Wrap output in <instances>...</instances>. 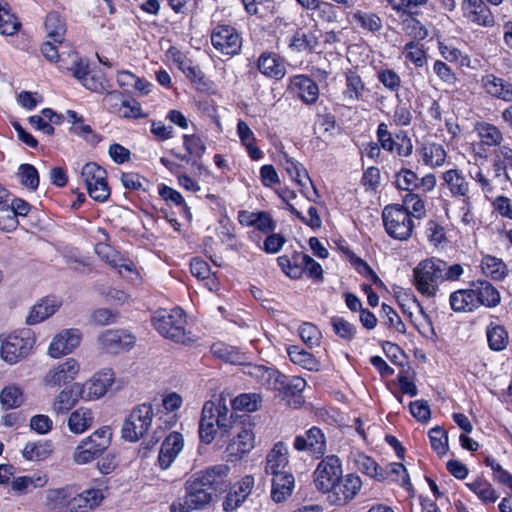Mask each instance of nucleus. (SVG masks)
Wrapping results in <instances>:
<instances>
[{"label": "nucleus", "mask_w": 512, "mask_h": 512, "mask_svg": "<svg viewBox=\"0 0 512 512\" xmlns=\"http://www.w3.org/2000/svg\"><path fill=\"white\" fill-rule=\"evenodd\" d=\"M235 419L234 414L229 412L227 399L223 393L215 401H206L199 422L201 441L210 444L215 439L217 429L220 430L222 435L228 434Z\"/></svg>", "instance_id": "nucleus-1"}, {"label": "nucleus", "mask_w": 512, "mask_h": 512, "mask_svg": "<svg viewBox=\"0 0 512 512\" xmlns=\"http://www.w3.org/2000/svg\"><path fill=\"white\" fill-rule=\"evenodd\" d=\"M152 322L163 337L174 342L186 344L194 340L191 332L186 330V315L181 308L157 311Z\"/></svg>", "instance_id": "nucleus-2"}, {"label": "nucleus", "mask_w": 512, "mask_h": 512, "mask_svg": "<svg viewBox=\"0 0 512 512\" xmlns=\"http://www.w3.org/2000/svg\"><path fill=\"white\" fill-rule=\"evenodd\" d=\"M212 490L207 487L199 475L194 473L185 482V495L170 505L171 512H191L206 508L213 500Z\"/></svg>", "instance_id": "nucleus-3"}, {"label": "nucleus", "mask_w": 512, "mask_h": 512, "mask_svg": "<svg viewBox=\"0 0 512 512\" xmlns=\"http://www.w3.org/2000/svg\"><path fill=\"white\" fill-rule=\"evenodd\" d=\"M443 261L428 258L420 261L413 269V284L417 291L426 297H434L438 285L443 282Z\"/></svg>", "instance_id": "nucleus-4"}, {"label": "nucleus", "mask_w": 512, "mask_h": 512, "mask_svg": "<svg viewBox=\"0 0 512 512\" xmlns=\"http://www.w3.org/2000/svg\"><path fill=\"white\" fill-rule=\"evenodd\" d=\"M234 436L227 446L230 460L241 459L255 447V422L249 415L237 417L233 421Z\"/></svg>", "instance_id": "nucleus-5"}, {"label": "nucleus", "mask_w": 512, "mask_h": 512, "mask_svg": "<svg viewBox=\"0 0 512 512\" xmlns=\"http://www.w3.org/2000/svg\"><path fill=\"white\" fill-rule=\"evenodd\" d=\"M386 233L393 239L408 240L414 230L413 216L408 209L399 204L387 205L382 211Z\"/></svg>", "instance_id": "nucleus-6"}, {"label": "nucleus", "mask_w": 512, "mask_h": 512, "mask_svg": "<svg viewBox=\"0 0 512 512\" xmlns=\"http://www.w3.org/2000/svg\"><path fill=\"white\" fill-rule=\"evenodd\" d=\"M154 417L153 406L150 403H142L132 409L124 419L121 436L129 442H137L143 438L152 425Z\"/></svg>", "instance_id": "nucleus-7"}, {"label": "nucleus", "mask_w": 512, "mask_h": 512, "mask_svg": "<svg viewBox=\"0 0 512 512\" xmlns=\"http://www.w3.org/2000/svg\"><path fill=\"white\" fill-rule=\"evenodd\" d=\"M81 177L93 200L104 202L108 199L110 188L106 181V171L102 167L93 162L87 163L82 167Z\"/></svg>", "instance_id": "nucleus-8"}, {"label": "nucleus", "mask_w": 512, "mask_h": 512, "mask_svg": "<svg viewBox=\"0 0 512 512\" xmlns=\"http://www.w3.org/2000/svg\"><path fill=\"white\" fill-rule=\"evenodd\" d=\"M33 343L28 331L10 334L2 341L1 358L9 364H15L30 352Z\"/></svg>", "instance_id": "nucleus-9"}, {"label": "nucleus", "mask_w": 512, "mask_h": 512, "mask_svg": "<svg viewBox=\"0 0 512 512\" xmlns=\"http://www.w3.org/2000/svg\"><path fill=\"white\" fill-rule=\"evenodd\" d=\"M213 47L221 54L234 56L242 47V38L237 30L229 25H218L211 33Z\"/></svg>", "instance_id": "nucleus-10"}, {"label": "nucleus", "mask_w": 512, "mask_h": 512, "mask_svg": "<svg viewBox=\"0 0 512 512\" xmlns=\"http://www.w3.org/2000/svg\"><path fill=\"white\" fill-rule=\"evenodd\" d=\"M80 364L74 358H67L52 366L44 375L42 382L49 388H58L67 385L79 374Z\"/></svg>", "instance_id": "nucleus-11"}, {"label": "nucleus", "mask_w": 512, "mask_h": 512, "mask_svg": "<svg viewBox=\"0 0 512 512\" xmlns=\"http://www.w3.org/2000/svg\"><path fill=\"white\" fill-rule=\"evenodd\" d=\"M342 476V466L339 458L330 455L324 458L314 472V482L318 490L327 493Z\"/></svg>", "instance_id": "nucleus-12"}, {"label": "nucleus", "mask_w": 512, "mask_h": 512, "mask_svg": "<svg viewBox=\"0 0 512 512\" xmlns=\"http://www.w3.org/2000/svg\"><path fill=\"white\" fill-rule=\"evenodd\" d=\"M361 479L354 474H348L340 477L334 484L333 488L329 490L328 499L331 504L342 506L352 500L361 488Z\"/></svg>", "instance_id": "nucleus-13"}, {"label": "nucleus", "mask_w": 512, "mask_h": 512, "mask_svg": "<svg viewBox=\"0 0 512 512\" xmlns=\"http://www.w3.org/2000/svg\"><path fill=\"white\" fill-rule=\"evenodd\" d=\"M114 382V373L104 369L80 385L79 396L83 400H95L103 397Z\"/></svg>", "instance_id": "nucleus-14"}, {"label": "nucleus", "mask_w": 512, "mask_h": 512, "mask_svg": "<svg viewBox=\"0 0 512 512\" xmlns=\"http://www.w3.org/2000/svg\"><path fill=\"white\" fill-rule=\"evenodd\" d=\"M81 336L82 335L80 331L74 328L60 331L53 337L48 347V354L52 358H59L61 356L70 354L76 347L79 346Z\"/></svg>", "instance_id": "nucleus-15"}, {"label": "nucleus", "mask_w": 512, "mask_h": 512, "mask_svg": "<svg viewBox=\"0 0 512 512\" xmlns=\"http://www.w3.org/2000/svg\"><path fill=\"white\" fill-rule=\"evenodd\" d=\"M444 185L447 186L453 197H461L463 199V210H465L464 217L470 211V187L464 175L457 169H450L442 174Z\"/></svg>", "instance_id": "nucleus-16"}, {"label": "nucleus", "mask_w": 512, "mask_h": 512, "mask_svg": "<svg viewBox=\"0 0 512 512\" xmlns=\"http://www.w3.org/2000/svg\"><path fill=\"white\" fill-rule=\"evenodd\" d=\"M294 448L297 451H308L316 457L322 456L326 451L325 436L319 428L312 427L295 438Z\"/></svg>", "instance_id": "nucleus-17"}, {"label": "nucleus", "mask_w": 512, "mask_h": 512, "mask_svg": "<svg viewBox=\"0 0 512 512\" xmlns=\"http://www.w3.org/2000/svg\"><path fill=\"white\" fill-rule=\"evenodd\" d=\"M265 472L268 475H278L291 472L289 468V453L287 445L280 441L274 444L266 456Z\"/></svg>", "instance_id": "nucleus-18"}, {"label": "nucleus", "mask_w": 512, "mask_h": 512, "mask_svg": "<svg viewBox=\"0 0 512 512\" xmlns=\"http://www.w3.org/2000/svg\"><path fill=\"white\" fill-rule=\"evenodd\" d=\"M104 499L101 489L91 488L76 493L73 489V494L68 505V512H88L98 507Z\"/></svg>", "instance_id": "nucleus-19"}, {"label": "nucleus", "mask_w": 512, "mask_h": 512, "mask_svg": "<svg viewBox=\"0 0 512 512\" xmlns=\"http://www.w3.org/2000/svg\"><path fill=\"white\" fill-rule=\"evenodd\" d=\"M61 306L62 300L60 297H44L31 307L26 323L28 325L39 324L55 314Z\"/></svg>", "instance_id": "nucleus-20"}, {"label": "nucleus", "mask_w": 512, "mask_h": 512, "mask_svg": "<svg viewBox=\"0 0 512 512\" xmlns=\"http://www.w3.org/2000/svg\"><path fill=\"white\" fill-rule=\"evenodd\" d=\"M134 343L135 337L124 330L109 329L98 337L99 346L107 352H117L119 349L133 346Z\"/></svg>", "instance_id": "nucleus-21"}, {"label": "nucleus", "mask_w": 512, "mask_h": 512, "mask_svg": "<svg viewBox=\"0 0 512 512\" xmlns=\"http://www.w3.org/2000/svg\"><path fill=\"white\" fill-rule=\"evenodd\" d=\"M285 170L290 177L295 180L299 186H301L302 193L307 197V199L310 201H316L318 193L305 167L298 161L287 159L285 162Z\"/></svg>", "instance_id": "nucleus-22"}, {"label": "nucleus", "mask_w": 512, "mask_h": 512, "mask_svg": "<svg viewBox=\"0 0 512 512\" xmlns=\"http://www.w3.org/2000/svg\"><path fill=\"white\" fill-rule=\"evenodd\" d=\"M184 447L183 436L178 432L170 433L163 441L158 462L162 469H168Z\"/></svg>", "instance_id": "nucleus-23"}, {"label": "nucleus", "mask_w": 512, "mask_h": 512, "mask_svg": "<svg viewBox=\"0 0 512 512\" xmlns=\"http://www.w3.org/2000/svg\"><path fill=\"white\" fill-rule=\"evenodd\" d=\"M461 6L469 21L486 27L494 24V17L482 0H463Z\"/></svg>", "instance_id": "nucleus-24"}, {"label": "nucleus", "mask_w": 512, "mask_h": 512, "mask_svg": "<svg viewBox=\"0 0 512 512\" xmlns=\"http://www.w3.org/2000/svg\"><path fill=\"white\" fill-rule=\"evenodd\" d=\"M254 487V478L251 475L244 476L237 482L232 490L227 494L223 502L225 511H232L237 509L251 494Z\"/></svg>", "instance_id": "nucleus-25"}, {"label": "nucleus", "mask_w": 512, "mask_h": 512, "mask_svg": "<svg viewBox=\"0 0 512 512\" xmlns=\"http://www.w3.org/2000/svg\"><path fill=\"white\" fill-rule=\"evenodd\" d=\"M289 89L306 104H313L319 97V88L316 82L306 75H296L290 79Z\"/></svg>", "instance_id": "nucleus-26"}, {"label": "nucleus", "mask_w": 512, "mask_h": 512, "mask_svg": "<svg viewBox=\"0 0 512 512\" xmlns=\"http://www.w3.org/2000/svg\"><path fill=\"white\" fill-rule=\"evenodd\" d=\"M481 86L491 97L512 102V84L504 79L487 74L481 78Z\"/></svg>", "instance_id": "nucleus-27"}, {"label": "nucleus", "mask_w": 512, "mask_h": 512, "mask_svg": "<svg viewBox=\"0 0 512 512\" xmlns=\"http://www.w3.org/2000/svg\"><path fill=\"white\" fill-rule=\"evenodd\" d=\"M472 292L476 307L484 305L486 307H496L501 300L499 291L488 281L478 280L472 283Z\"/></svg>", "instance_id": "nucleus-28"}, {"label": "nucleus", "mask_w": 512, "mask_h": 512, "mask_svg": "<svg viewBox=\"0 0 512 512\" xmlns=\"http://www.w3.org/2000/svg\"><path fill=\"white\" fill-rule=\"evenodd\" d=\"M259 71L270 78L282 79L286 74L284 60L275 53H262L257 63Z\"/></svg>", "instance_id": "nucleus-29"}, {"label": "nucleus", "mask_w": 512, "mask_h": 512, "mask_svg": "<svg viewBox=\"0 0 512 512\" xmlns=\"http://www.w3.org/2000/svg\"><path fill=\"white\" fill-rule=\"evenodd\" d=\"M295 479L292 472L272 476L271 498L276 503L286 501L293 493Z\"/></svg>", "instance_id": "nucleus-30"}, {"label": "nucleus", "mask_w": 512, "mask_h": 512, "mask_svg": "<svg viewBox=\"0 0 512 512\" xmlns=\"http://www.w3.org/2000/svg\"><path fill=\"white\" fill-rule=\"evenodd\" d=\"M246 373L267 389L278 390L281 388L279 385L284 384L280 381L283 376L278 371L263 365H250Z\"/></svg>", "instance_id": "nucleus-31"}, {"label": "nucleus", "mask_w": 512, "mask_h": 512, "mask_svg": "<svg viewBox=\"0 0 512 512\" xmlns=\"http://www.w3.org/2000/svg\"><path fill=\"white\" fill-rule=\"evenodd\" d=\"M229 473V467L219 464L206 468L205 470L196 472L204 484L209 487L212 492L222 491L225 487L226 478Z\"/></svg>", "instance_id": "nucleus-32"}, {"label": "nucleus", "mask_w": 512, "mask_h": 512, "mask_svg": "<svg viewBox=\"0 0 512 512\" xmlns=\"http://www.w3.org/2000/svg\"><path fill=\"white\" fill-rule=\"evenodd\" d=\"M169 54L173 62L192 83L198 86L204 85V74L198 65H193L192 61L177 49H170Z\"/></svg>", "instance_id": "nucleus-33"}, {"label": "nucleus", "mask_w": 512, "mask_h": 512, "mask_svg": "<svg viewBox=\"0 0 512 512\" xmlns=\"http://www.w3.org/2000/svg\"><path fill=\"white\" fill-rule=\"evenodd\" d=\"M72 494L73 486L69 485L62 488L48 489L45 494V505L52 511L68 512Z\"/></svg>", "instance_id": "nucleus-34"}, {"label": "nucleus", "mask_w": 512, "mask_h": 512, "mask_svg": "<svg viewBox=\"0 0 512 512\" xmlns=\"http://www.w3.org/2000/svg\"><path fill=\"white\" fill-rule=\"evenodd\" d=\"M352 457L355 466L362 473L377 481H383L386 479V473L384 469L368 455L362 452H356Z\"/></svg>", "instance_id": "nucleus-35"}, {"label": "nucleus", "mask_w": 512, "mask_h": 512, "mask_svg": "<svg viewBox=\"0 0 512 512\" xmlns=\"http://www.w3.org/2000/svg\"><path fill=\"white\" fill-rule=\"evenodd\" d=\"M80 384L76 383L69 388L61 390L55 397L52 404V410L57 414H63L69 411L80 398Z\"/></svg>", "instance_id": "nucleus-36"}, {"label": "nucleus", "mask_w": 512, "mask_h": 512, "mask_svg": "<svg viewBox=\"0 0 512 512\" xmlns=\"http://www.w3.org/2000/svg\"><path fill=\"white\" fill-rule=\"evenodd\" d=\"M112 429L110 426H103L97 429L89 437L82 440L84 445L95 451L99 456L110 446Z\"/></svg>", "instance_id": "nucleus-37"}, {"label": "nucleus", "mask_w": 512, "mask_h": 512, "mask_svg": "<svg viewBox=\"0 0 512 512\" xmlns=\"http://www.w3.org/2000/svg\"><path fill=\"white\" fill-rule=\"evenodd\" d=\"M481 269L486 276L496 281L506 278L509 272L507 264L502 259L492 255L483 256Z\"/></svg>", "instance_id": "nucleus-38"}, {"label": "nucleus", "mask_w": 512, "mask_h": 512, "mask_svg": "<svg viewBox=\"0 0 512 512\" xmlns=\"http://www.w3.org/2000/svg\"><path fill=\"white\" fill-rule=\"evenodd\" d=\"M93 413L87 408H78L68 418L69 430L75 434H81L93 424Z\"/></svg>", "instance_id": "nucleus-39"}, {"label": "nucleus", "mask_w": 512, "mask_h": 512, "mask_svg": "<svg viewBox=\"0 0 512 512\" xmlns=\"http://www.w3.org/2000/svg\"><path fill=\"white\" fill-rule=\"evenodd\" d=\"M475 131L484 145L499 146L503 141L501 130L491 123L477 122L475 124Z\"/></svg>", "instance_id": "nucleus-40"}, {"label": "nucleus", "mask_w": 512, "mask_h": 512, "mask_svg": "<svg viewBox=\"0 0 512 512\" xmlns=\"http://www.w3.org/2000/svg\"><path fill=\"white\" fill-rule=\"evenodd\" d=\"M486 336L489 348L493 351H502L509 343L508 332L499 324L490 323L486 329Z\"/></svg>", "instance_id": "nucleus-41"}, {"label": "nucleus", "mask_w": 512, "mask_h": 512, "mask_svg": "<svg viewBox=\"0 0 512 512\" xmlns=\"http://www.w3.org/2000/svg\"><path fill=\"white\" fill-rule=\"evenodd\" d=\"M237 133L241 140V143L246 147L249 156L253 160L260 159L262 157V152L255 145L256 139H255L254 133L245 121H243V120L238 121Z\"/></svg>", "instance_id": "nucleus-42"}, {"label": "nucleus", "mask_w": 512, "mask_h": 512, "mask_svg": "<svg viewBox=\"0 0 512 512\" xmlns=\"http://www.w3.org/2000/svg\"><path fill=\"white\" fill-rule=\"evenodd\" d=\"M52 444L48 441L28 442L23 451V457L29 461H42L52 453Z\"/></svg>", "instance_id": "nucleus-43"}, {"label": "nucleus", "mask_w": 512, "mask_h": 512, "mask_svg": "<svg viewBox=\"0 0 512 512\" xmlns=\"http://www.w3.org/2000/svg\"><path fill=\"white\" fill-rule=\"evenodd\" d=\"M45 29L48 38L54 43H62L66 32V25L57 12H51L47 15Z\"/></svg>", "instance_id": "nucleus-44"}, {"label": "nucleus", "mask_w": 512, "mask_h": 512, "mask_svg": "<svg viewBox=\"0 0 512 512\" xmlns=\"http://www.w3.org/2000/svg\"><path fill=\"white\" fill-rule=\"evenodd\" d=\"M365 89L364 83L361 77L352 71L346 74V88L343 91L344 99L349 103L358 101Z\"/></svg>", "instance_id": "nucleus-45"}, {"label": "nucleus", "mask_w": 512, "mask_h": 512, "mask_svg": "<svg viewBox=\"0 0 512 512\" xmlns=\"http://www.w3.org/2000/svg\"><path fill=\"white\" fill-rule=\"evenodd\" d=\"M449 301L451 308L456 312L472 311L477 308L472 288L453 292Z\"/></svg>", "instance_id": "nucleus-46"}, {"label": "nucleus", "mask_w": 512, "mask_h": 512, "mask_svg": "<svg viewBox=\"0 0 512 512\" xmlns=\"http://www.w3.org/2000/svg\"><path fill=\"white\" fill-rule=\"evenodd\" d=\"M303 253H295L292 258L281 256L277 259L283 272L292 279H299L304 273V263H300Z\"/></svg>", "instance_id": "nucleus-47"}, {"label": "nucleus", "mask_w": 512, "mask_h": 512, "mask_svg": "<svg viewBox=\"0 0 512 512\" xmlns=\"http://www.w3.org/2000/svg\"><path fill=\"white\" fill-rule=\"evenodd\" d=\"M303 253H295L292 258L281 256L277 259L283 272L292 279H299L304 273V263H300Z\"/></svg>", "instance_id": "nucleus-48"}, {"label": "nucleus", "mask_w": 512, "mask_h": 512, "mask_svg": "<svg viewBox=\"0 0 512 512\" xmlns=\"http://www.w3.org/2000/svg\"><path fill=\"white\" fill-rule=\"evenodd\" d=\"M0 402L6 409H14L21 406L24 402L22 389L15 384L5 386L0 392Z\"/></svg>", "instance_id": "nucleus-49"}, {"label": "nucleus", "mask_w": 512, "mask_h": 512, "mask_svg": "<svg viewBox=\"0 0 512 512\" xmlns=\"http://www.w3.org/2000/svg\"><path fill=\"white\" fill-rule=\"evenodd\" d=\"M422 156L425 164L431 167H438L444 164L446 152L442 145L428 143L422 147Z\"/></svg>", "instance_id": "nucleus-50"}, {"label": "nucleus", "mask_w": 512, "mask_h": 512, "mask_svg": "<svg viewBox=\"0 0 512 512\" xmlns=\"http://www.w3.org/2000/svg\"><path fill=\"white\" fill-rule=\"evenodd\" d=\"M288 355L293 363L298 364L305 369L310 371L319 369V362L316 358L311 353L300 349L298 346L290 347L288 349Z\"/></svg>", "instance_id": "nucleus-51"}, {"label": "nucleus", "mask_w": 512, "mask_h": 512, "mask_svg": "<svg viewBox=\"0 0 512 512\" xmlns=\"http://www.w3.org/2000/svg\"><path fill=\"white\" fill-rule=\"evenodd\" d=\"M234 410L253 412L260 408L261 397L256 393L241 394L231 401Z\"/></svg>", "instance_id": "nucleus-52"}, {"label": "nucleus", "mask_w": 512, "mask_h": 512, "mask_svg": "<svg viewBox=\"0 0 512 512\" xmlns=\"http://www.w3.org/2000/svg\"><path fill=\"white\" fill-rule=\"evenodd\" d=\"M469 489L473 491L484 503H494L498 496L493 486L485 481L476 480L467 484Z\"/></svg>", "instance_id": "nucleus-53"}, {"label": "nucleus", "mask_w": 512, "mask_h": 512, "mask_svg": "<svg viewBox=\"0 0 512 512\" xmlns=\"http://www.w3.org/2000/svg\"><path fill=\"white\" fill-rule=\"evenodd\" d=\"M23 186L30 190H36L39 185V174L31 164H21L17 173Z\"/></svg>", "instance_id": "nucleus-54"}, {"label": "nucleus", "mask_w": 512, "mask_h": 512, "mask_svg": "<svg viewBox=\"0 0 512 512\" xmlns=\"http://www.w3.org/2000/svg\"><path fill=\"white\" fill-rule=\"evenodd\" d=\"M21 23L17 20L14 14L3 6L0 9V33L2 35L11 36L18 32Z\"/></svg>", "instance_id": "nucleus-55"}, {"label": "nucleus", "mask_w": 512, "mask_h": 512, "mask_svg": "<svg viewBox=\"0 0 512 512\" xmlns=\"http://www.w3.org/2000/svg\"><path fill=\"white\" fill-rule=\"evenodd\" d=\"M354 21L363 29L369 30L373 33L378 32L382 28L381 19L374 13L357 11L353 15Z\"/></svg>", "instance_id": "nucleus-56"}, {"label": "nucleus", "mask_w": 512, "mask_h": 512, "mask_svg": "<svg viewBox=\"0 0 512 512\" xmlns=\"http://www.w3.org/2000/svg\"><path fill=\"white\" fill-rule=\"evenodd\" d=\"M211 351L216 357L226 362L231 364L241 363L242 355L232 346H228L223 343H216L212 345Z\"/></svg>", "instance_id": "nucleus-57"}, {"label": "nucleus", "mask_w": 512, "mask_h": 512, "mask_svg": "<svg viewBox=\"0 0 512 512\" xmlns=\"http://www.w3.org/2000/svg\"><path fill=\"white\" fill-rule=\"evenodd\" d=\"M484 463L493 471V479L498 483L507 486L512 491V474L496 462L493 457H486Z\"/></svg>", "instance_id": "nucleus-58"}, {"label": "nucleus", "mask_w": 512, "mask_h": 512, "mask_svg": "<svg viewBox=\"0 0 512 512\" xmlns=\"http://www.w3.org/2000/svg\"><path fill=\"white\" fill-rule=\"evenodd\" d=\"M429 438L432 448L439 454L444 455L448 450V436L446 431L440 426H436L429 431Z\"/></svg>", "instance_id": "nucleus-59"}, {"label": "nucleus", "mask_w": 512, "mask_h": 512, "mask_svg": "<svg viewBox=\"0 0 512 512\" xmlns=\"http://www.w3.org/2000/svg\"><path fill=\"white\" fill-rule=\"evenodd\" d=\"M331 325L336 335L346 341H351L356 335V327L342 317H333Z\"/></svg>", "instance_id": "nucleus-60"}, {"label": "nucleus", "mask_w": 512, "mask_h": 512, "mask_svg": "<svg viewBox=\"0 0 512 512\" xmlns=\"http://www.w3.org/2000/svg\"><path fill=\"white\" fill-rule=\"evenodd\" d=\"M386 478L391 477L393 481L400 483L404 487H411L409 474L405 466L401 463H390L384 469Z\"/></svg>", "instance_id": "nucleus-61"}, {"label": "nucleus", "mask_w": 512, "mask_h": 512, "mask_svg": "<svg viewBox=\"0 0 512 512\" xmlns=\"http://www.w3.org/2000/svg\"><path fill=\"white\" fill-rule=\"evenodd\" d=\"M302 341L310 348L318 346L321 340L320 330L312 323L306 322L299 327Z\"/></svg>", "instance_id": "nucleus-62"}, {"label": "nucleus", "mask_w": 512, "mask_h": 512, "mask_svg": "<svg viewBox=\"0 0 512 512\" xmlns=\"http://www.w3.org/2000/svg\"><path fill=\"white\" fill-rule=\"evenodd\" d=\"M395 183L399 189L411 192L419 186V179L413 171L402 169L396 174Z\"/></svg>", "instance_id": "nucleus-63"}, {"label": "nucleus", "mask_w": 512, "mask_h": 512, "mask_svg": "<svg viewBox=\"0 0 512 512\" xmlns=\"http://www.w3.org/2000/svg\"><path fill=\"white\" fill-rule=\"evenodd\" d=\"M18 226V219L13 209L6 203L0 205V229L5 232H11Z\"/></svg>", "instance_id": "nucleus-64"}]
</instances>
